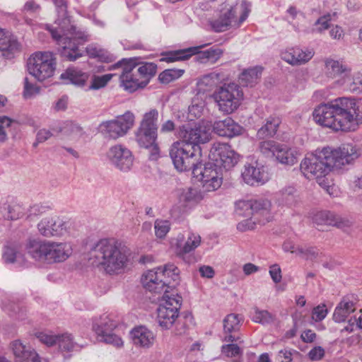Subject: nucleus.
Returning a JSON list of instances; mask_svg holds the SVG:
<instances>
[{
    "label": "nucleus",
    "instance_id": "obj_1",
    "mask_svg": "<svg viewBox=\"0 0 362 362\" xmlns=\"http://www.w3.org/2000/svg\"><path fill=\"white\" fill-rule=\"evenodd\" d=\"M315 122L335 132L354 131L362 122V98L341 97L317 105Z\"/></svg>",
    "mask_w": 362,
    "mask_h": 362
},
{
    "label": "nucleus",
    "instance_id": "obj_2",
    "mask_svg": "<svg viewBox=\"0 0 362 362\" xmlns=\"http://www.w3.org/2000/svg\"><path fill=\"white\" fill-rule=\"evenodd\" d=\"M85 259L92 268L115 275L124 271L129 255L126 248L115 239L103 238L88 246Z\"/></svg>",
    "mask_w": 362,
    "mask_h": 362
},
{
    "label": "nucleus",
    "instance_id": "obj_3",
    "mask_svg": "<svg viewBox=\"0 0 362 362\" xmlns=\"http://www.w3.org/2000/svg\"><path fill=\"white\" fill-rule=\"evenodd\" d=\"M66 244L50 240H30L26 246L28 254L40 263L52 264L66 259Z\"/></svg>",
    "mask_w": 362,
    "mask_h": 362
},
{
    "label": "nucleus",
    "instance_id": "obj_4",
    "mask_svg": "<svg viewBox=\"0 0 362 362\" xmlns=\"http://www.w3.org/2000/svg\"><path fill=\"white\" fill-rule=\"evenodd\" d=\"M88 40V35L85 30L76 25L69 26V61H75L81 57L86 52L90 56L98 57L100 61L109 63L115 59L113 54L103 49L84 48Z\"/></svg>",
    "mask_w": 362,
    "mask_h": 362
},
{
    "label": "nucleus",
    "instance_id": "obj_5",
    "mask_svg": "<svg viewBox=\"0 0 362 362\" xmlns=\"http://www.w3.org/2000/svg\"><path fill=\"white\" fill-rule=\"evenodd\" d=\"M328 157L325 147L306 156L300 163L301 173L307 179H315L319 182L333 169Z\"/></svg>",
    "mask_w": 362,
    "mask_h": 362
},
{
    "label": "nucleus",
    "instance_id": "obj_6",
    "mask_svg": "<svg viewBox=\"0 0 362 362\" xmlns=\"http://www.w3.org/2000/svg\"><path fill=\"white\" fill-rule=\"evenodd\" d=\"M212 124L207 120L196 123H188L179 127L178 136L180 141L185 142L196 150H199V144L209 142L211 139Z\"/></svg>",
    "mask_w": 362,
    "mask_h": 362
},
{
    "label": "nucleus",
    "instance_id": "obj_7",
    "mask_svg": "<svg viewBox=\"0 0 362 362\" xmlns=\"http://www.w3.org/2000/svg\"><path fill=\"white\" fill-rule=\"evenodd\" d=\"M57 7L59 18L54 25H46V29L50 33L56 42L57 50L62 55H66L68 44V18L66 0H53Z\"/></svg>",
    "mask_w": 362,
    "mask_h": 362
},
{
    "label": "nucleus",
    "instance_id": "obj_8",
    "mask_svg": "<svg viewBox=\"0 0 362 362\" xmlns=\"http://www.w3.org/2000/svg\"><path fill=\"white\" fill-rule=\"evenodd\" d=\"M27 66L30 75L43 82L54 76L56 59L50 52H37L28 58Z\"/></svg>",
    "mask_w": 362,
    "mask_h": 362
},
{
    "label": "nucleus",
    "instance_id": "obj_9",
    "mask_svg": "<svg viewBox=\"0 0 362 362\" xmlns=\"http://www.w3.org/2000/svg\"><path fill=\"white\" fill-rule=\"evenodd\" d=\"M213 98L218 110L229 115L239 107L243 99V93L237 84L231 83L217 88L213 93Z\"/></svg>",
    "mask_w": 362,
    "mask_h": 362
},
{
    "label": "nucleus",
    "instance_id": "obj_10",
    "mask_svg": "<svg viewBox=\"0 0 362 362\" xmlns=\"http://www.w3.org/2000/svg\"><path fill=\"white\" fill-rule=\"evenodd\" d=\"M182 297L175 291H167L160 299L157 308V319L159 325L165 329L170 328L179 315Z\"/></svg>",
    "mask_w": 362,
    "mask_h": 362
},
{
    "label": "nucleus",
    "instance_id": "obj_11",
    "mask_svg": "<svg viewBox=\"0 0 362 362\" xmlns=\"http://www.w3.org/2000/svg\"><path fill=\"white\" fill-rule=\"evenodd\" d=\"M137 60V58L122 59L108 69L112 70L122 68V72L119 76L120 85L129 93H133L147 84V80L140 78L135 71L136 66L140 64Z\"/></svg>",
    "mask_w": 362,
    "mask_h": 362
},
{
    "label": "nucleus",
    "instance_id": "obj_12",
    "mask_svg": "<svg viewBox=\"0 0 362 362\" xmlns=\"http://www.w3.org/2000/svg\"><path fill=\"white\" fill-rule=\"evenodd\" d=\"M196 151L185 142H175L170 150V156L175 168L180 172L192 170L193 173V169L202 164L198 162L199 158L195 153Z\"/></svg>",
    "mask_w": 362,
    "mask_h": 362
},
{
    "label": "nucleus",
    "instance_id": "obj_13",
    "mask_svg": "<svg viewBox=\"0 0 362 362\" xmlns=\"http://www.w3.org/2000/svg\"><path fill=\"white\" fill-rule=\"evenodd\" d=\"M134 121V115L130 111H126L113 119L101 122L98 130L105 138L115 140L125 136L133 127Z\"/></svg>",
    "mask_w": 362,
    "mask_h": 362
},
{
    "label": "nucleus",
    "instance_id": "obj_14",
    "mask_svg": "<svg viewBox=\"0 0 362 362\" xmlns=\"http://www.w3.org/2000/svg\"><path fill=\"white\" fill-rule=\"evenodd\" d=\"M173 272V278L177 279V267L172 263H168L163 267H158L146 272L141 278V282L144 287L150 292L155 293H165L168 290L166 287V280L162 276H165V272Z\"/></svg>",
    "mask_w": 362,
    "mask_h": 362
},
{
    "label": "nucleus",
    "instance_id": "obj_15",
    "mask_svg": "<svg viewBox=\"0 0 362 362\" xmlns=\"http://www.w3.org/2000/svg\"><path fill=\"white\" fill-rule=\"evenodd\" d=\"M332 168L341 169L351 164L359 156V150L351 144H344L337 148L325 147Z\"/></svg>",
    "mask_w": 362,
    "mask_h": 362
},
{
    "label": "nucleus",
    "instance_id": "obj_16",
    "mask_svg": "<svg viewBox=\"0 0 362 362\" xmlns=\"http://www.w3.org/2000/svg\"><path fill=\"white\" fill-rule=\"evenodd\" d=\"M193 175L202 183V188L206 192H214L222 185L223 177L220 169L212 163H207L202 168V164L193 169Z\"/></svg>",
    "mask_w": 362,
    "mask_h": 362
},
{
    "label": "nucleus",
    "instance_id": "obj_17",
    "mask_svg": "<svg viewBox=\"0 0 362 362\" xmlns=\"http://www.w3.org/2000/svg\"><path fill=\"white\" fill-rule=\"evenodd\" d=\"M116 327L117 323L107 315L95 319L93 324V329L97 334L100 341L120 348L123 346L124 344L122 338L112 333V331Z\"/></svg>",
    "mask_w": 362,
    "mask_h": 362
},
{
    "label": "nucleus",
    "instance_id": "obj_18",
    "mask_svg": "<svg viewBox=\"0 0 362 362\" xmlns=\"http://www.w3.org/2000/svg\"><path fill=\"white\" fill-rule=\"evenodd\" d=\"M209 158L214 162L213 165L220 169L223 168L229 170L235 166L238 161V155L231 148V146L225 143H215L213 144Z\"/></svg>",
    "mask_w": 362,
    "mask_h": 362
},
{
    "label": "nucleus",
    "instance_id": "obj_19",
    "mask_svg": "<svg viewBox=\"0 0 362 362\" xmlns=\"http://www.w3.org/2000/svg\"><path fill=\"white\" fill-rule=\"evenodd\" d=\"M107 156L110 163L122 172H128L133 166L134 156L132 151L121 144L110 147Z\"/></svg>",
    "mask_w": 362,
    "mask_h": 362
},
{
    "label": "nucleus",
    "instance_id": "obj_20",
    "mask_svg": "<svg viewBox=\"0 0 362 362\" xmlns=\"http://www.w3.org/2000/svg\"><path fill=\"white\" fill-rule=\"evenodd\" d=\"M37 228L40 233L45 237L62 236L67 231L66 216H46L38 223Z\"/></svg>",
    "mask_w": 362,
    "mask_h": 362
},
{
    "label": "nucleus",
    "instance_id": "obj_21",
    "mask_svg": "<svg viewBox=\"0 0 362 362\" xmlns=\"http://www.w3.org/2000/svg\"><path fill=\"white\" fill-rule=\"evenodd\" d=\"M238 206L246 211H250L246 215L249 216H262V219H259V224H264L271 219V202L267 199H258L255 200H249L240 202Z\"/></svg>",
    "mask_w": 362,
    "mask_h": 362
},
{
    "label": "nucleus",
    "instance_id": "obj_22",
    "mask_svg": "<svg viewBox=\"0 0 362 362\" xmlns=\"http://www.w3.org/2000/svg\"><path fill=\"white\" fill-rule=\"evenodd\" d=\"M312 219L317 225H328L340 229L350 228L353 221L348 217L341 216L330 211H320L313 214Z\"/></svg>",
    "mask_w": 362,
    "mask_h": 362
},
{
    "label": "nucleus",
    "instance_id": "obj_23",
    "mask_svg": "<svg viewBox=\"0 0 362 362\" xmlns=\"http://www.w3.org/2000/svg\"><path fill=\"white\" fill-rule=\"evenodd\" d=\"M236 7L226 4L221 10L218 17L210 21L212 29L216 33L224 32L233 26L235 23Z\"/></svg>",
    "mask_w": 362,
    "mask_h": 362
},
{
    "label": "nucleus",
    "instance_id": "obj_24",
    "mask_svg": "<svg viewBox=\"0 0 362 362\" xmlns=\"http://www.w3.org/2000/svg\"><path fill=\"white\" fill-rule=\"evenodd\" d=\"M242 177L245 183L252 186L262 185L269 180L264 166L259 165L257 163L245 165Z\"/></svg>",
    "mask_w": 362,
    "mask_h": 362
},
{
    "label": "nucleus",
    "instance_id": "obj_25",
    "mask_svg": "<svg viewBox=\"0 0 362 362\" xmlns=\"http://www.w3.org/2000/svg\"><path fill=\"white\" fill-rule=\"evenodd\" d=\"M175 247L177 255H183L197 248L202 242L201 236L196 233L189 231L186 237L180 234L175 240Z\"/></svg>",
    "mask_w": 362,
    "mask_h": 362
},
{
    "label": "nucleus",
    "instance_id": "obj_26",
    "mask_svg": "<svg viewBox=\"0 0 362 362\" xmlns=\"http://www.w3.org/2000/svg\"><path fill=\"white\" fill-rule=\"evenodd\" d=\"M314 56L311 49L303 50L299 47H292L282 51L281 59L292 66H300L308 62Z\"/></svg>",
    "mask_w": 362,
    "mask_h": 362
},
{
    "label": "nucleus",
    "instance_id": "obj_27",
    "mask_svg": "<svg viewBox=\"0 0 362 362\" xmlns=\"http://www.w3.org/2000/svg\"><path fill=\"white\" fill-rule=\"evenodd\" d=\"M133 344L140 349L151 348L156 340L155 334L145 326L134 328L130 332Z\"/></svg>",
    "mask_w": 362,
    "mask_h": 362
},
{
    "label": "nucleus",
    "instance_id": "obj_28",
    "mask_svg": "<svg viewBox=\"0 0 362 362\" xmlns=\"http://www.w3.org/2000/svg\"><path fill=\"white\" fill-rule=\"evenodd\" d=\"M324 71L328 78L342 77L343 79L338 82L343 85L345 83V77L350 74V68L341 61L327 58L325 59Z\"/></svg>",
    "mask_w": 362,
    "mask_h": 362
},
{
    "label": "nucleus",
    "instance_id": "obj_29",
    "mask_svg": "<svg viewBox=\"0 0 362 362\" xmlns=\"http://www.w3.org/2000/svg\"><path fill=\"white\" fill-rule=\"evenodd\" d=\"M220 136L234 137L241 134L243 127L232 118L227 117L223 120L216 121L212 124V132Z\"/></svg>",
    "mask_w": 362,
    "mask_h": 362
},
{
    "label": "nucleus",
    "instance_id": "obj_30",
    "mask_svg": "<svg viewBox=\"0 0 362 362\" xmlns=\"http://www.w3.org/2000/svg\"><path fill=\"white\" fill-rule=\"evenodd\" d=\"M204 198V194L199 189L192 187L182 189L178 195L180 204L186 209L195 207Z\"/></svg>",
    "mask_w": 362,
    "mask_h": 362
},
{
    "label": "nucleus",
    "instance_id": "obj_31",
    "mask_svg": "<svg viewBox=\"0 0 362 362\" xmlns=\"http://www.w3.org/2000/svg\"><path fill=\"white\" fill-rule=\"evenodd\" d=\"M356 310V304L351 300L344 298L336 306L332 320L337 323L346 322L350 319L351 314Z\"/></svg>",
    "mask_w": 362,
    "mask_h": 362
},
{
    "label": "nucleus",
    "instance_id": "obj_32",
    "mask_svg": "<svg viewBox=\"0 0 362 362\" xmlns=\"http://www.w3.org/2000/svg\"><path fill=\"white\" fill-rule=\"evenodd\" d=\"M204 47V45H201L184 49H178L175 51L163 52L161 54V58L160 59V61L168 63L177 61H184L189 59L192 55L195 54V53L199 49H201Z\"/></svg>",
    "mask_w": 362,
    "mask_h": 362
},
{
    "label": "nucleus",
    "instance_id": "obj_33",
    "mask_svg": "<svg viewBox=\"0 0 362 362\" xmlns=\"http://www.w3.org/2000/svg\"><path fill=\"white\" fill-rule=\"evenodd\" d=\"M281 123L280 117L270 116L266 119L264 126L259 128L257 132V136L259 139L273 137L277 132L278 128Z\"/></svg>",
    "mask_w": 362,
    "mask_h": 362
},
{
    "label": "nucleus",
    "instance_id": "obj_34",
    "mask_svg": "<svg viewBox=\"0 0 362 362\" xmlns=\"http://www.w3.org/2000/svg\"><path fill=\"white\" fill-rule=\"evenodd\" d=\"M18 43L16 39L9 33L4 30H0V50L5 52L3 54L10 57V54L18 49Z\"/></svg>",
    "mask_w": 362,
    "mask_h": 362
},
{
    "label": "nucleus",
    "instance_id": "obj_35",
    "mask_svg": "<svg viewBox=\"0 0 362 362\" xmlns=\"http://www.w3.org/2000/svg\"><path fill=\"white\" fill-rule=\"evenodd\" d=\"M157 139V131L139 127L135 132V139L140 147L148 148Z\"/></svg>",
    "mask_w": 362,
    "mask_h": 362
},
{
    "label": "nucleus",
    "instance_id": "obj_36",
    "mask_svg": "<svg viewBox=\"0 0 362 362\" xmlns=\"http://www.w3.org/2000/svg\"><path fill=\"white\" fill-rule=\"evenodd\" d=\"M1 214L8 220H17L25 215V209L16 203H4L1 207Z\"/></svg>",
    "mask_w": 362,
    "mask_h": 362
},
{
    "label": "nucleus",
    "instance_id": "obj_37",
    "mask_svg": "<svg viewBox=\"0 0 362 362\" xmlns=\"http://www.w3.org/2000/svg\"><path fill=\"white\" fill-rule=\"evenodd\" d=\"M227 76L223 72L213 71L202 76L199 81V85L204 90H209L226 80Z\"/></svg>",
    "mask_w": 362,
    "mask_h": 362
},
{
    "label": "nucleus",
    "instance_id": "obj_38",
    "mask_svg": "<svg viewBox=\"0 0 362 362\" xmlns=\"http://www.w3.org/2000/svg\"><path fill=\"white\" fill-rule=\"evenodd\" d=\"M274 156L282 164L292 165L297 162L296 151L284 144H279Z\"/></svg>",
    "mask_w": 362,
    "mask_h": 362
},
{
    "label": "nucleus",
    "instance_id": "obj_39",
    "mask_svg": "<svg viewBox=\"0 0 362 362\" xmlns=\"http://www.w3.org/2000/svg\"><path fill=\"white\" fill-rule=\"evenodd\" d=\"M262 74L261 67H252L243 71L240 75V83L243 86H253L256 84Z\"/></svg>",
    "mask_w": 362,
    "mask_h": 362
},
{
    "label": "nucleus",
    "instance_id": "obj_40",
    "mask_svg": "<svg viewBox=\"0 0 362 362\" xmlns=\"http://www.w3.org/2000/svg\"><path fill=\"white\" fill-rule=\"evenodd\" d=\"M199 49L195 53L197 54L196 59L197 61L202 64H214L223 54V51L218 48H210L202 52H199Z\"/></svg>",
    "mask_w": 362,
    "mask_h": 362
},
{
    "label": "nucleus",
    "instance_id": "obj_41",
    "mask_svg": "<svg viewBox=\"0 0 362 362\" xmlns=\"http://www.w3.org/2000/svg\"><path fill=\"white\" fill-rule=\"evenodd\" d=\"M337 17V13H327L317 19L313 25V28L310 30H306V33H322L324 31L329 28V22Z\"/></svg>",
    "mask_w": 362,
    "mask_h": 362
},
{
    "label": "nucleus",
    "instance_id": "obj_42",
    "mask_svg": "<svg viewBox=\"0 0 362 362\" xmlns=\"http://www.w3.org/2000/svg\"><path fill=\"white\" fill-rule=\"evenodd\" d=\"M279 204L292 206L296 201V189L292 186H288L281 189L277 194Z\"/></svg>",
    "mask_w": 362,
    "mask_h": 362
},
{
    "label": "nucleus",
    "instance_id": "obj_43",
    "mask_svg": "<svg viewBox=\"0 0 362 362\" xmlns=\"http://www.w3.org/2000/svg\"><path fill=\"white\" fill-rule=\"evenodd\" d=\"M251 319L256 323L263 325H269L273 322L274 317L272 314L265 310H260L255 307L251 313Z\"/></svg>",
    "mask_w": 362,
    "mask_h": 362
},
{
    "label": "nucleus",
    "instance_id": "obj_44",
    "mask_svg": "<svg viewBox=\"0 0 362 362\" xmlns=\"http://www.w3.org/2000/svg\"><path fill=\"white\" fill-rule=\"evenodd\" d=\"M158 117V112L156 109L151 110L145 113L139 127L157 131Z\"/></svg>",
    "mask_w": 362,
    "mask_h": 362
},
{
    "label": "nucleus",
    "instance_id": "obj_45",
    "mask_svg": "<svg viewBox=\"0 0 362 362\" xmlns=\"http://www.w3.org/2000/svg\"><path fill=\"white\" fill-rule=\"evenodd\" d=\"M156 70L157 65L152 62L142 63L138 69H135L140 78L147 80V83L148 82L149 78L156 74Z\"/></svg>",
    "mask_w": 362,
    "mask_h": 362
},
{
    "label": "nucleus",
    "instance_id": "obj_46",
    "mask_svg": "<svg viewBox=\"0 0 362 362\" xmlns=\"http://www.w3.org/2000/svg\"><path fill=\"white\" fill-rule=\"evenodd\" d=\"M347 78V86L349 87L350 91L353 93H361L362 92V74L360 72H354L351 74L350 71V74L345 77V79Z\"/></svg>",
    "mask_w": 362,
    "mask_h": 362
},
{
    "label": "nucleus",
    "instance_id": "obj_47",
    "mask_svg": "<svg viewBox=\"0 0 362 362\" xmlns=\"http://www.w3.org/2000/svg\"><path fill=\"white\" fill-rule=\"evenodd\" d=\"M185 73L184 69H168L161 72L158 76V79L163 83H169L179 78Z\"/></svg>",
    "mask_w": 362,
    "mask_h": 362
},
{
    "label": "nucleus",
    "instance_id": "obj_48",
    "mask_svg": "<svg viewBox=\"0 0 362 362\" xmlns=\"http://www.w3.org/2000/svg\"><path fill=\"white\" fill-rule=\"evenodd\" d=\"M242 317L238 315L231 313L228 315L223 320V329L226 332L230 333L239 329Z\"/></svg>",
    "mask_w": 362,
    "mask_h": 362
},
{
    "label": "nucleus",
    "instance_id": "obj_49",
    "mask_svg": "<svg viewBox=\"0 0 362 362\" xmlns=\"http://www.w3.org/2000/svg\"><path fill=\"white\" fill-rule=\"evenodd\" d=\"M19 255V245L10 243L5 245L3 259L6 263H13Z\"/></svg>",
    "mask_w": 362,
    "mask_h": 362
},
{
    "label": "nucleus",
    "instance_id": "obj_50",
    "mask_svg": "<svg viewBox=\"0 0 362 362\" xmlns=\"http://www.w3.org/2000/svg\"><path fill=\"white\" fill-rule=\"evenodd\" d=\"M10 349L12 350L16 362L24 357L26 354H28V353L33 349L30 347H27L20 340L13 341L10 344Z\"/></svg>",
    "mask_w": 362,
    "mask_h": 362
},
{
    "label": "nucleus",
    "instance_id": "obj_51",
    "mask_svg": "<svg viewBox=\"0 0 362 362\" xmlns=\"http://www.w3.org/2000/svg\"><path fill=\"white\" fill-rule=\"evenodd\" d=\"M36 337L40 341L49 346L57 344L61 346V341L66 337L64 335H53L46 332L37 333Z\"/></svg>",
    "mask_w": 362,
    "mask_h": 362
},
{
    "label": "nucleus",
    "instance_id": "obj_52",
    "mask_svg": "<svg viewBox=\"0 0 362 362\" xmlns=\"http://www.w3.org/2000/svg\"><path fill=\"white\" fill-rule=\"evenodd\" d=\"M88 78V75L86 73L69 67V81L71 83L78 86H83Z\"/></svg>",
    "mask_w": 362,
    "mask_h": 362
},
{
    "label": "nucleus",
    "instance_id": "obj_53",
    "mask_svg": "<svg viewBox=\"0 0 362 362\" xmlns=\"http://www.w3.org/2000/svg\"><path fill=\"white\" fill-rule=\"evenodd\" d=\"M13 120L6 116H0V143L8 140V134L10 132Z\"/></svg>",
    "mask_w": 362,
    "mask_h": 362
},
{
    "label": "nucleus",
    "instance_id": "obj_54",
    "mask_svg": "<svg viewBox=\"0 0 362 362\" xmlns=\"http://www.w3.org/2000/svg\"><path fill=\"white\" fill-rule=\"evenodd\" d=\"M114 75L107 74L103 76H94L92 78L91 84L88 87V90H98L105 87L107 83L112 79Z\"/></svg>",
    "mask_w": 362,
    "mask_h": 362
},
{
    "label": "nucleus",
    "instance_id": "obj_55",
    "mask_svg": "<svg viewBox=\"0 0 362 362\" xmlns=\"http://www.w3.org/2000/svg\"><path fill=\"white\" fill-rule=\"evenodd\" d=\"M155 234L157 238H163L170 229V223L167 220L157 219L154 223Z\"/></svg>",
    "mask_w": 362,
    "mask_h": 362
},
{
    "label": "nucleus",
    "instance_id": "obj_56",
    "mask_svg": "<svg viewBox=\"0 0 362 362\" xmlns=\"http://www.w3.org/2000/svg\"><path fill=\"white\" fill-rule=\"evenodd\" d=\"M279 144L274 141H264L259 143V151L265 156H274L277 146Z\"/></svg>",
    "mask_w": 362,
    "mask_h": 362
},
{
    "label": "nucleus",
    "instance_id": "obj_57",
    "mask_svg": "<svg viewBox=\"0 0 362 362\" xmlns=\"http://www.w3.org/2000/svg\"><path fill=\"white\" fill-rule=\"evenodd\" d=\"M40 88L35 84L29 82L28 78L24 79V87L23 95L25 99L31 98L35 95L40 93Z\"/></svg>",
    "mask_w": 362,
    "mask_h": 362
},
{
    "label": "nucleus",
    "instance_id": "obj_58",
    "mask_svg": "<svg viewBox=\"0 0 362 362\" xmlns=\"http://www.w3.org/2000/svg\"><path fill=\"white\" fill-rule=\"evenodd\" d=\"M299 354L298 351L291 349L280 350L277 354V359L280 362H291L294 356Z\"/></svg>",
    "mask_w": 362,
    "mask_h": 362
},
{
    "label": "nucleus",
    "instance_id": "obj_59",
    "mask_svg": "<svg viewBox=\"0 0 362 362\" xmlns=\"http://www.w3.org/2000/svg\"><path fill=\"white\" fill-rule=\"evenodd\" d=\"M328 310L325 304L319 305L314 308L312 312V318L315 322L324 320L327 315Z\"/></svg>",
    "mask_w": 362,
    "mask_h": 362
},
{
    "label": "nucleus",
    "instance_id": "obj_60",
    "mask_svg": "<svg viewBox=\"0 0 362 362\" xmlns=\"http://www.w3.org/2000/svg\"><path fill=\"white\" fill-rule=\"evenodd\" d=\"M222 352L227 357H235L242 354L240 347L234 344L223 345Z\"/></svg>",
    "mask_w": 362,
    "mask_h": 362
},
{
    "label": "nucleus",
    "instance_id": "obj_61",
    "mask_svg": "<svg viewBox=\"0 0 362 362\" xmlns=\"http://www.w3.org/2000/svg\"><path fill=\"white\" fill-rule=\"evenodd\" d=\"M83 135V129L75 122L69 124V140L78 141Z\"/></svg>",
    "mask_w": 362,
    "mask_h": 362
},
{
    "label": "nucleus",
    "instance_id": "obj_62",
    "mask_svg": "<svg viewBox=\"0 0 362 362\" xmlns=\"http://www.w3.org/2000/svg\"><path fill=\"white\" fill-rule=\"evenodd\" d=\"M67 106L68 97L66 95H64L52 104V110L56 112H65Z\"/></svg>",
    "mask_w": 362,
    "mask_h": 362
},
{
    "label": "nucleus",
    "instance_id": "obj_63",
    "mask_svg": "<svg viewBox=\"0 0 362 362\" xmlns=\"http://www.w3.org/2000/svg\"><path fill=\"white\" fill-rule=\"evenodd\" d=\"M177 279H174V278H173V272H170V271H168V272H165V275L162 276L163 279H165L166 280V287L168 289L170 288V291H174L173 289H172L173 287H175L177 284H179V281H180V269L177 267Z\"/></svg>",
    "mask_w": 362,
    "mask_h": 362
},
{
    "label": "nucleus",
    "instance_id": "obj_64",
    "mask_svg": "<svg viewBox=\"0 0 362 362\" xmlns=\"http://www.w3.org/2000/svg\"><path fill=\"white\" fill-rule=\"evenodd\" d=\"M283 250L284 252H291L292 254L296 255V256L298 254H302L303 252L302 251V247L299 246H296L292 241L286 240L283 244Z\"/></svg>",
    "mask_w": 362,
    "mask_h": 362
}]
</instances>
